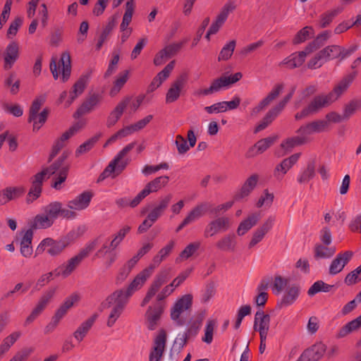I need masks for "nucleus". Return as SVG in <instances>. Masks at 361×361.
Segmentation results:
<instances>
[{
	"mask_svg": "<svg viewBox=\"0 0 361 361\" xmlns=\"http://www.w3.org/2000/svg\"><path fill=\"white\" fill-rule=\"evenodd\" d=\"M300 291V287L296 284L287 286L285 293L279 302V305L283 307L293 305L298 299Z\"/></svg>",
	"mask_w": 361,
	"mask_h": 361,
	"instance_id": "b1692460",
	"label": "nucleus"
},
{
	"mask_svg": "<svg viewBox=\"0 0 361 361\" xmlns=\"http://www.w3.org/2000/svg\"><path fill=\"white\" fill-rule=\"evenodd\" d=\"M327 130V123L322 119L314 120L301 126L296 131L299 135H302L307 142L309 136L313 133H320Z\"/></svg>",
	"mask_w": 361,
	"mask_h": 361,
	"instance_id": "9b49d317",
	"label": "nucleus"
},
{
	"mask_svg": "<svg viewBox=\"0 0 361 361\" xmlns=\"http://www.w3.org/2000/svg\"><path fill=\"white\" fill-rule=\"evenodd\" d=\"M357 74V71H353L347 75L338 82L336 86H335L331 92L328 93L329 95H331V99H332L333 102H336L348 89L353 80L355 78Z\"/></svg>",
	"mask_w": 361,
	"mask_h": 361,
	"instance_id": "a211bd4d",
	"label": "nucleus"
},
{
	"mask_svg": "<svg viewBox=\"0 0 361 361\" xmlns=\"http://www.w3.org/2000/svg\"><path fill=\"white\" fill-rule=\"evenodd\" d=\"M3 190L8 202L20 198L25 192V188L23 186H9Z\"/></svg>",
	"mask_w": 361,
	"mask_h": 361,
	"instance_id": "603ef678",
	"label": "nucleus"
},
{
	"mask_svg": "<svg viewBox=\"0 0 361 361\" xmlns=\"http://www.w3.org/2000/svg\"><path fill=\"white\" fill-rule=\"evenodd\" d=\"M23 236L20 239V253L25 257H30L32 254V247L31 245L33 238V231L32 229H27L22 231Z\"/></svg>",
	"mask_w": 361,
	"mask_h": 361,
	"instance_id": "bb28decb",
	"label": "nucleus"
},
{
	"mask_svg": "<svg viewBox=\"0 0 361 361\" xmlns=\"http://www.w3.org/2000/svg\"><path fill=\"white\" fill-rule=\"evenodd\" d=\"M192 294H185L179 298L171 309V319L179 326H183L185 321L180 317L182 313L190 310L192 305Z\"/></svg>",
	"mask_w": 361,
	"mask_h": 361,
	"instance_id": "423d86ee",
	"label": "nucleus"
},
{
	"mask_svg": "<svg viewBox=\"0 0 361 361\" xmlns=\"http://www.w3.org/2000/svg\"><path fill=\"white\" fill-rule=\"evenodd\" d=\"M68 156L69 152L64 151L49 166L44 167L42 170V172L44 173V178H49L50 176L56 174V176L53 178L51 184V187L56 190H61L62 188V183L67 178L70 164L66 161Z\"/></svg>",
	"mask_w": 361,
	"mask_h": 361,
	"instance_id": "f03ea898",
	"label": "nucleus"
},
{
	"mask_svg": "<svg viewBox=\"0 0 361 361\" xmlns=\"http://www.w3.org/2000/svg\"><path fill=\"white\" fill-rule=\"evenodd\" d=\"M130 229L131 227L129 226H125L122 228H121L111 241V247H117L119 245V244L122 242V240L124 239L126 235L129 233Z\"/></svg>",
	"mask_w": 361,
	"mask_h": 361,
	"instance_id": "69168bd1",
	"label": "nucleus"
},
{
	"mask_svg": "<svg viewBox=\"0 0 361 361\" xmlns=\"http://www.w3.org/2000/svg\"><path fill=\"white\" fill-rule=\"evenodd\" d=\"M154 266H149L140 271L128 285L126 289H118L109 295L103 302L104 307L113 308L109 315L107 325L112 326L121 315L130 298L136 291L140 290L150 277Z\"/></svg>",
	"mask_w": 361,
	"mask_h": 361,
	"instance_id": "f257e3e1",
	"label": "nucleus"
},
{
	"mask_svg": "<svg viewBox=\"0 0 361 361\" xmlns=\"http://www.w3.org/2000/svg\"><path fill=\"white\" fill-rule=\"evenodd\" d=\"M300 157V153L294 154L288 158L284 159L274 170V176L278 180L283 179L286 173L296 164Z\"/></svg>",
	"mask_w": 361,
	"mask_h": 361,
	"instance_id": "dca6fc26",
	"label": "nucleus"
},
{
	"mask_svg": "<svg viewBox=\"0 0 361 361\" xmlns=\"http://www.w3.org/2000/svg\"><path fill=\"white\" fill-rule=\"evenodd\" d=\"M330 37V32L329 31H324L321 34L318 35L317 37L310 43H309L305 47L306 52H308L309 54L313 52L314 51L319 49L321 47H322L325 42L327 41V39Z\"/></svg>",
	"mask_w": 361,
	"mask_h": 361,
	"instance_id": "ea45409f",
	"label": "nucleus"
},
{
	"mask_svg": "<svg viewBox=\"0 0 361 361\" xmlns=\"http://www.w3.org/2000/svg\"><path fill=\"white\" fill-rule=\"evenodd\" d=\"M259 219V215L255 213L249 216L245 220L240 222L238 228L237 234L239 236L245 235L249 230L257 224Z\"/></svg>",
	"mask_w": 361,
	"mask_h": 361,
	"instance_id": "4c0bfd02",
	"label": "nucleus"
},
{
	"mask_svg": "<svg viewBox=\"0 0 361 361\" xmlns=\"http://www.w3.org/2000/svg\"><path fill=\"white\" fill-rule=\"evenodd\" d=\"M100 96L99 94H94L87 98L77 109L74 114V117L78 118L80 116L90 113L94 109V108L99 103Z\"/></svg>",
	"mask_w": 361,
	"mask_h": 361,
	"instance_id": "393cba45",
	"label": "nucleus"
},
{
	"mask_svg": "<svg viewBox=\"0 0 361 361\" xmlns=\"http://www.w3.org/2000/svg\"><path fill=\"white\" fill-rule=\"evenodd\" d=\"M353 256V252L352 251H345L338 253L329 265V274L331 276H334L341 272L345 266L352 259Z\"/></svg>",
	"mask_w": 361,
	"mask_h": 361,
	"instance_id": "ddd939ff",
	"label": "nucleus"
},
{
	"mask_svg": "<svg viewBox=\"0 0 361 361\" xmlns=\"http://www.w3.org/2000/svg\"><path fill=\"white\" fill-rule=\"evenodd\" d=\"M103 236L101 235L93 240L86 244L84 248H82L78 254L82 259L87 257L89 254L93 251L96 246L102 242Z\"/></svg>",
	"mask_w": 361,
	"mask_h": 361,
	"instance_id": "680f3d73",
	"label": "nucleus"
},
{
	"mask_svg": "<svg viewBox=\"0 0 361 361\" xmlns=\"http://www.w3.org/2000/svg\"><path fill=\"white\" fill-rule=\"evenodd\" d=\"M135 142H133L127 145L116 155L99 175L97 179L98 183L103 181L114 173L118 175L126 169L129 160L128 159H124V157L135 147Z\"/></svg>",
	"mask_w": 361,
	"mask_h": 361,
	"instance_id": "7ed1b4c3",
	"label": "nucleus"
},
{
	"mask_svg": "<svg viewBox=\"0 0 361 361\" xmlns=\"http://www.w3.org/2000/svg\"><path fill=\"white\" fill-rule=\"evenodd\" d=\"M82 260L78 255L73 257L66 264L54 269L55 276H62L64 278L68 277L79 266Z\"/></svg>",
	"mask_w": 361,
	"mask_h": 361,
	"instance_id": "412c9836",
	"label": "nucleus"
},
{
	"mask_svg": "<svg viewBox=\"0 0 361 361\" xmlns=\"http://www.w3.org/2000/svg\"><path fill=\"white\" fill-rule=\"evenodd\" d=\"M320 51L325 61L341 58L342 54L341 47L338 45L327 46Z\"/></svg>",
	"mask_w": 361,
	"mask_h": 361,
	"instance_id": "37998d69",
	"label": "nucleus"
},
{
	"mask_svg": "<svg viewBox=\"0 0 361 361\" xmlns=\"http://www.w3.org/2000/svg\"><path fill=\"white\" fill-rule=\"evenodd\" d=\"M90 74H83L75 82L73 90L69 92V97L65 103V106L68 107L73 101L84 92L89 81Z\"/></svg>",
	"mask_w": 361,
	"mask_h": 361,
	"instance_id": "6ab92c4d",
	"label": "nucleus"
},
{
	"mask_svg": "<svg viewBox=\"0 0 361 361\" xmlns=\"http://www.w3.org/2000/svg\"><path fill=\"white\" fill-rule=\"evenodd\" d=\"M54 222L49 218V216L44 214H39L36 215L32 221L30 222V228L29 229H45L50 228Z\"/></svg>",
	"mask_w": 361,
	"mask_h": 361,
	"instance_id": "473e14b6",
	"label": "nucleus"
},
{
	"mask_svg": "<svg viewBox=\"0 0 361 361\" xmlns=\"http://www.w3.org/2000/svg\"><path fill=\"white\" fill-rule=\"evenodd\" d=\"M171 268L161 269L154 277L149 288L157 293L162 285L166 283L170 278Z\"/></svg>",
	"mask_w": 361,
	"mask_h": 361,
	"instance_id": "c9c22d12",
	"label": "nucleus"
},
{
	"mask_svg": "<svg viewBox=\"0 0 361 361\" xmlns=\"http://www.w3.org/2000/svg\"><path fill=\"white\" fill-rule=\"evenodd\" d=\"M166 340H154L149 355V361H160L166 349Z\"/></svg>",
	"mask_w": 361,
	"mask_h": 361,
	"instance_id": "72a5a7b5",
	"label": "nucleus"
},
{
	"mask_svg": "<svg viewBox=\"0 0 361 361\" xmlns=\"http://www.w3.org/2000/svg\"><path fill=\"white\" fill-rule=\"evenodd\" d=\"M175 241L170 240L164 247H162L159 252L154 257L152 264L149 266H154V269L158 267L161 262L167 257L172 252L175 246Z\"/></svg>",
	"mask_w": 361,
	"mask_h": 361,
	"instance_id": "e433bc0d",
	"label": "nucleus"
},
{
	"mask_svg": "<svg viewBox=\"0 0 361 361\" xmlns=\"http://www.w3.org/2000/svg\"><path fill=\"white\" fill-rule=\"evenodd\" d=\"M100 137L101 133L97 134L80 145L75 150V157H78L81 154L88 152L98 142Z\"/></svg>",
	"mask_w": 361,
	"mask_h": 361,
	"instance_id": "3c124183",
	"label": "nucleus"
},
{
	"mask_svg": "<svg viewBox=\"0 0 361 361\" xmlns=\"http://www.w3.org/2000/svg\"><path fill=\"white\" fill-rule=\"evenodd\" d=\"M235 8V6L233 3L228 2L226 3L223 8H221L220 13L216 16V20L218 21L219 23H221L224 25V23L226 22L228 14L233 11Z\"/></svg>",
	"mask_w": 361,
	"mask_h": 361,
	"instance_id": "e2e57ef3",
	"label": "nucleus"
},
{
	"mask_svg": "<svg viewBox=\"0 0 361 361\" xmlns=\"http://www.w3.org/2000/svg\"><path fill=\"white\" fill-rule=\"evenodd\" d=\"M49 113V110L45 108L39 114H36V117L34 120L28 121L29 123H33V131H38L42 128L47 119Z\"/></svg>",
	"mask_w": 361,
	"mask_h": 361,
	"instance_id": "13d9d810",
	"label": "nucleus"
},
{
	"mask_svg": "<svg viewBox=\"0 0 361 361\" xmlns=\"http://www.w3.org/2000/svg\"><path fill=\"white\" fill-rule=\"evenodd\" d=\"M129 102L130 99L128 97L124 99L116 105L113 111H111L106 120V126L108 128L114 126L118 122L123 115Z\"/></svg>",
	"mask_w": 361,
	"mask_h": 361,
	"instance_id": "a878e982",
	"label": "nucleus"
},
{
	"mask_svg": "<svg viewBox=\"0 0 361 361\" xmlns=\"http://www.w3.org/2000/svg\"><path fill=\"white\" fill-rule=\"evenodd\" d=\"M235 45L236 41L235 39L231 40L226 43L221 49L218 56V60L219 61L228 60L233 55Z\"/></svg>",
	"mask_w": 361,
	"mask_h": 361,
	"instance_id": "6e6d98bb",
	"label": "nucleus"
},
{
	"mask_svg": "<svg viewBox=\"0 0 361 361\" xmlns=\"http://www.w3.org/2000/svg\"><path fill=\"white\" fill-rule=\"evenodd\" d=\"M204 318V314L200 315L194 320H190L188 324L186 331L184 334V338L195 337L197 335Z\"/></svg>",
	"mask_w": 361,
	"mask_h": 361,
	"instance_id": "a19ab883",
	"label": "nucleus"
},
{
	"mask_svg": "<svg viewBox=\"0 0 361 361\" xmlns=\"http://www.w3.org/2000/svg\"><path fill=\"white\" fill-rule=\"evenodd\" d=\"M361 326V314L355 319L348 322L339 331L341 337L347 336L351 332L357 330Z\"/></svg>",
	"mask_w": 361,
	"mask_h": 361,
	"instance_id": "8fccbe9b",
	"label": "nucleus"
},
{
	"mask_svg": "<svg viewBox=\"0 0 361 361\" xmlns=\"http://www.w3.org/2000/svg\"><path fill=\"white\" fill-rule=\"evenodd\" d=\"M44 173L42 171L36 173L31 179L32 185L27 195L26 202L27 204L33 202L41 195L42 190V184L44 180Z\"/></svg>",
	"mask_w": 361,
	"mask_h": 361,
	"instance_id": "4468645a",
	"label": "nucleus"
},
{
	"mask_svg": "<svg viewBox=\"0 0 361 361\" xmlns=\"http://www.w3.org/2000/svg\"><path fill=\"white\" fill-rule=\"evenodd\" d=\"M332 103L331 95L328 94H321L313 97L309 104L300 111L295 114V120H301L310 116L317 114L322 109L330 106Z\"/></svg>",
	"mask_w": 361,
	"mask_h": 361,
	"instance_id": "39448f33",
	"label": "nucleus"
},
{
	"mask_svg": "<svg viewBox=\"0 0 361 361\" xmlns=\"http://www.w3.org/2000/svg\"><path fill=\"white\" fill-rule=\"evenodd\" d=\"M360 281H361V270L358 267L348 273L344 279V283L348 286L354 285Z\"/></svg>",
	"mask_w": 361,
	"mask_h": 361,
	"instance_id": "774afa93",
	"label": "nucleus"
},
{
	"mask_svg": "<svg viewBox=\"0 0 361 361\" xmlns=\"http://www.w3.org/2000/svg\"><path fill=\"white\" fill-rule=\"evenodd\" d=\"M231 225V219L227 216L217 217L208 223L204 230L205 238L212 237L220 232L228 231Z\"/></svg>",
	"mask_w": 361,
	"mask_h": 361,
	"instance_id": "1a4fd4ad",
	"label": "nucleus"
},
{
	"mask_svg": "<svg viewBox=\"0 0 361 361\" xmlns=\"http://www.w3.org/2000/svg\"><path fill=\"white\" fill-rule=\"evenodd\" d=\"M169 178L167 176H162L155 178L149 182L145 187L134 197L133 204H140V202L150 193L157 192L165 187L169 182Z\"/></svg>",
	"mask_w": 361,
	"mask_h": 361,
	"instance_id": "0eeeda50",
	"label": "nucleus"
},
{
	"mask_svg": "<svg viewBox=\"0 0 361 361\" xmlns=\"http://www.w3.org/2000/svg\"><path fill=\"white\" fill-rule=\"evenodd\" d=\"M235 8V6L233 3L228 2L226 3L223 8H221L220 13L216 16V20L218 21L219 23H221L224 25V23L226 22L228 14L233 11Z\"/></svg>",
	"mask_w": 361,
	"mask_h": 361,
	"instance_id": "0e129e2a",
	"label": "nucleus"
},
{
	"mask_svg": "<svg viewBox=\"0 0 361 361\" xmlns=\"http://www.w3.org/2000/svg\"><path fill=\"white\" fill-rule=\"evenodd\" d=\"M73 241V235L68 234L58 240L47 238L41 241L37 247V252L42 253L46 251L51 256L59 255L63 250L69 246Z\"/></svg>",
	"mask_w": 361,
	"mask_h": 361,
	"instance_id": "20e7f679",
	"label": "nucleus"
},
{
	"mask_svg": "<svg viewBox=\"0 0 361 361\" xmlns=\"http://www.w3.org/2000/svg\"><path fill=\"white\" fill-rule=\"evenodd\" d=\"M165 310L164 302H155L148 307L145 317L148 329L154 330L161 319Z\"/></svg>",
	"mask_w": 361,
	"mask_h": 361,
	"instance_id": "6e6552de",
	"label": "nucleus"
},
{
	"mask_svg": "<svg viewBox=\"0 0 361 361\" xmlns=\"http://www.w3.org/2000/svg\"><path fill=\"white\" fill-rule=\"evenodd\" d=\"M92 193L90 191H84L71 200L67 202L66 206L74 212L84 210L90 205L92 198Z\"/></svg>",
	"mask_w": 361,
	"mask_h": 361,
	"instance_id": "f3484780",
	"label": "nucleus"
},
{
	"mask_svg": "<svg viewBox=\"0 0 361 361\" xmlns=\"http://www.w3.org/2000/svg\"><path fill=\"white\" fill-rule=\"evenodd\" d=\"M80 297L76 293H73L67 297L63 302L56 310L54 315L61 319L68 312V311L73 307L74 304L79 301Z\"/></svg>",
	"mask_w": 361,
	"mask_h": 361,
	"instance_id": "2f4dec72",
	"label": "nucleus"
},
{
	"mask_svg": "<svg viewBox=\"0 0 361 361\" xmlns=\"http://www.w3.org/2000/svg\"><path fill=\"white\" fill-rule=\"evenodd\" d=\"M98 315L97 314H94L90 318H88L86 321L82 322L80 326L75 330L73 335L75 338H78L79 337L83 338L85 337L89 330L92 326L95 320L97 319Z\"/></svg>",
	"mask_w": 361,
	"mask_h": 361,
	"instance_id": "79ce46f5",
	"label": "nucleus"
},
{
	"mask_svg": "<svg viewBox=\"0 0 361 361\" xmlns=\"http://www.w3.org/2000/svg\"><path fill=\"white\" fill-rule=\"evenodd\" d=\"M201 243L199 241L188 244L179 254L176 258V262L182 260H186L192 257L200 247Z\"/></svg>",
	"mask_w": 361,
	"mask_h": 361,
	"instance_id": "a18cd8bd",
	"label": "nucleus"
},
{
	"mask_svg": "<svg viewBox=\"0 0 361 361\" xmlns=\"http://www.w3.org/2000/svg\"><path fill=\"white\" fill-rule=\"evenodd\" d=\"M60 202H52L42 207V211L54 222L59 217Z\"/></svg>",
	"mask_w": 361,
	"mask_h": 361,
	"instance_id": "864d4df0",
	"label": "nucleus"
},
{
	"mask_svg": "<svg viewBox=\"0 0 361 361\" xmlns=\"http://www.w3.org/2000/svg\"><path fill=\"white\" fill-rule=\"evenodd\" d=\"M19 56V47L16 42H11L6 48L4 54V66L6 70L12 68Z\"/></svg>",
	"mask_w": 361,
	"mask_h": 361,
	"instance_id": "4be33fe9",
	"label": "nucleus"
},
{
	"mask_svg": "<svg viewBox=\"0 0 361 361\" xmlns=\"http://www.w3.org/2000/svg\"><path fill=\"white\" fill-rule=\"evenodd\" d=\"M309 54L306 52L305 49L299 52H295L286 57L281 62L283 65H286L288 68L293 69L300 66L305 61L307 55Z\"/></svg>",
	"mask_w": 361,
	"mask_h": 361,
	"instance_id": "cd10ccee",
	"label": "nucleus"
},
{
	"mask_svg": "<svg viewBox=\"0 0 361 361\" xmlns=\"http://www.w3.org/2000/svg\"><path fill=\"white\" fill-rule=\"evenodd\" d=\"M342 11V8H336L327 11L320 16L319 25L322 28L326 27Z\"/></svg>",
	"mask_w": 361,
	"mask_h": 361,
	"instance_id": "49530a36",
	"label": "nucleus"
},
{
	"mask_svg": "<svg viewBox=\"0 0 361 361\" xmlns=\"http://www.w3.org/2000/svg\"><path fill=\"white\" fill-rule=\"evenodd\" d=\"M315 176V162L314 160L307 162L306 167L298 174L297 180L300 184L308 183Z\"/></svg>",
	"mask_w": 361,
	"mask_h": 361,
	"instance_id": "f704fd0d",
	"label": "nucleus"
},
{
	"mask_svg": "<svg viewBox=\"0 0 361 361\" xmlns=\"http://www.w3.org/2000/svg\"><path fill=\"white\" fill-rule=\"evenodd\" d=\"M187 80L188 75L187 73H183L179 75L171 84L166 94L165 102L166 104L173 103L179 99Z\"/></svg>",
	"mask_w": 361,
	"mask_h": 361,
	"instance_id": "9d476101",
	"label": "nucleus"
},
{
	"mask_svg": "<svg viewBox=\"0 0 361 361\" xmlns=\"http://www.w3.org/2000/svg\"><path fill=\"white\" fill-rule=\"evenodd\" d=\"M59 66L61 68L62 80L66 82L70 78L71 72V56L68 52L62 53Z\"/></svg>",
	"mask_w": 361,
	"mask_h": 361,
	"instance_id": "58836bf2",
	"label": "nucleus"
},
{
	"mask_svg": "<svg viewBox=\"0 0 361 361\" xmlns=\"http://www.w3.org/2000/svg\"><path fill=\"white\" fill-rule=\"evenodd\" d=\"M211 204L209 202L199 203L191 209L185 218L191 224L203 216L209 210Z\"/></svg>",
	"mask_w": 361,
	"mask_h": 361,
	"instance_id": "7c9ffc66",
	"label": "nucleus"
},
{
	"mask_svg": "<svg viewBox=\"0 0 361 361\" xmlns=\"http://www.w3.org/2000/svg\"><path fill=\"white\" fill-rule=\"evenodd\" d=\"M236 245L237 241L235 234H228L218 240L215 246L221 251L233 252L235 250Z\"/></svg>",
	"mask_w": 361,
	"mask_h": 361,
	"instance_id": "c756f323",
	"label": "nucleus"
},
{
	"mask_svg": "<svg viewBox=\"0 0 361 361\" xmlns=\"http://www.w3.org/2000/svg\"><path fill=\"white\" fill-rule=\"evenodd\" d=\"M116 24V23L114 18H112L109 20V22L107 23L106 25L104 27L101 35H99L98 42L96 45V48L97 50H99L102 48L103 44L107 39L108 37L115 27Z\"/></svg>",
	"mask_w": 361,
	"mask_h": 361,
	"instance_id": "de8ad7c7",
	"label": "nucleus"
},
{
	"mask_svg": "<svg viewBox=\"0 0 361 361\" xmlns=\"http://www.w3.org/2000/svg\"><path fill=\"white\" fill-rule=\"evenodd\" d=\"M335 288L334 285H329L324 283L323 281H317L314 282L307 291L309 296L312 297L318 293H329Z\"/></svg>",
	"mask_w": 361,
	"mask_h": 361,
	"instance_id": "c03bdc74",
	"label": "nucleus"
},
{
	"mask_svg": "<svg viewBox=\"0 0 361 361\" xmlns=\"http://www.w3.org/2000/svg\"><path fill=\"white\" fill-rule=\"evenodd\" d=\"M44 102L45 97L44 96L37 97L34 99L30 108L28 121L35 119L36 114H38V111Z\"/></svg>",
	"mask_w": 361,
	"mask_h": 361,
	"instance_id": "052dcab7",
	"label": "nucleus"
},
{
	"mask_svg": "<svg viewBox=\"0 0 361 361\" xmlns=\"http://www.w3.org/2000/svg\"><path fill=\"white\" fill-rule=\"evenodd\" d=\"M259 180V176L256 173L251 175L244 182L241 188L238 191L233 198L235 201H240L247 196L252 192V191L257 186Z\"/></svg>",
	"mask_w": 361,
	"mask_h": 361,
	"instance_id": "aec40b11",
	"label": "nucleus"
},
{
	"mask_svg": "<svg viewBox=\"0 0 361 361\" xmlns=\"http://www.w3.org/2000/svg\"><path fill=\"white\" fill-rule=\"evenodd\" d=\"M314 29L312 26H305L299 30L293 39L294 44H298L306 41L309 37L314 35Z\"/></svg>",
	"mask_w": 361,
	"mask_h": 361,
	"instance_id": "5fc2aeb1",
	"label": "nucleus"
},
{
	"mask_svg": "<svg viewBox=\"0 0 361 361\" xmlns=\"http://www.w3.org/2000/svg\"><path fill=\"white\" fill-rule=\"evenodd\" d=\"M172 195L167 194L166 195L160 197L158 204L150 211L148 214L149 219L155 222L164 214L165 210L168 208L171 200Z\"/></svg>",
	"mask_w": 361,
	"mask_h": 361,
	"instance_id": "5701e85b",
	"label": "nucleus"
},
{
	"mask_svg": "<svg viewBox=\"0 0 361 361\" xmlns=\"http://www.w3.org/2000/svg\"><path fill=\"white\" fill-rule=\"evenodd\" d=\"M361 107V100H351L343 108V116L345 121H348Z\"/></svg>",
	"mask_w": 361,
	"mask_h": 361,
	"instance_id": "bf43d9fd",
	"label": "nucleus"
},
{
	"mask_svg": "<svg viewBox=\"0 0 361 361\" xmlns=\"http://www.w3.org/2000/svg\"><path fill=\"white\" fill-rule=\"evenodd\" d=\"M242 77L243 74L240 72H238L231 75H223L214 80L209 86L212 94L218 92L222 89L228 88L231 85L239 81Z\"/></svg>",
	"mask_w": 361,
	"mask_h": 361,
	"instance_id": "f8f14e48",
	"label": "nucleus"
},
{
	"mask_svg": "<svg viewBox=\"0 0 361 361\" xmlns=\"http://www.w3.org/2000/svg\"><path fill=\"white\" fill-rule=\"evenodd\" d=\"M128 71H125L124 72L119 74L118 78L114 82V87L110 91L109 94L111 97H114L116 94H118L125 83L127 82L128 79Z\"/></svg>",
	"mask_w": 361,
	"mask_h": 361,
	"instance_id": "4d7b16f0",
	"label": "nucleus"
},
{
	"mask_svg": "<svg viewBox=\"0 0 361 361\" xmlns=\"http://www.w3.org/2000/svg\"><path fill=\"white\" fill-rule=\"evenodd\" d=\"M336 252V248L334 245L316 244L314 247V257L315 259H330Z\"/></svg>",
	"mask_w": 361,
	"mask_h": 361,
	"instance_id": "c85d7f7f",
	"label": "nucleus"
},
{
	"mask_svg": "<svg viewBox=\"0 0 361 361\" xmlns=\"http://www.w3.org/2000/svg\"><path fill=\"white\" fill-rule=\"evenodd\" d=\"M307 142L302 135L298 134V136L289 137L282 142L281 147L286 151H290L294 147L302 145Z\"/></svg>",
	"mask_w": 361,
	"mask_h": 361,
	"instance_id": "09e8293b",
	"label": "nucleus"
},
{
	"mask_svg": "<svg viewBox=\"0 0 361 361\" xmlns=\"http://www.w3.org/2000/svg\"><path fill=\"white\" fill-rule=\"evenodd\" d=\"M270 316L262 310H258L255 315L254 329L259 333L260 338H267L269 329Z\"/></svg>",
	"mask_w": 361,
	"mask_h": 361,
	"instance_id": "2eb2a0df",
	"label": "nucleus"
},
{
	"mask_svg": "<svg viewBox=\"0 0 361 361\" xmlns=\"http://www.w3.org/2000/svg\"><path fill=\"white\" fill-rule=\"evenodd\" d=\"M3 110L16 117H20L23 114V109L21 106L18 104H9L8 103H4L2 104Z\"/></svg>",
	"mask_w": 361,
	"mask_h": 361,
	"instance_id": "338daca9",
	"label": "nucleus"
}]
</instances>
